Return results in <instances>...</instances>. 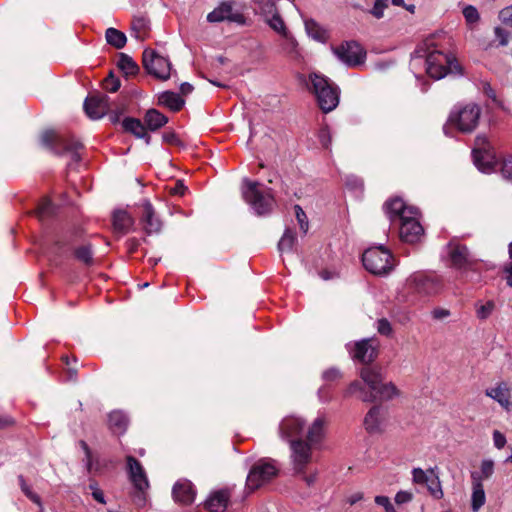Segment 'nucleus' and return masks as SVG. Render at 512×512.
Here are the masks:
<instances>
[{"label": "nucleus", "instance_id": "nucleus-1", "mask_svg": "<svg viewBox=\"0 0 512 512\" xmlns=\"http://www.w3.org/2000/svg\"><path fill=\"white\" fill-rule=\"evenodd\" d=\"M422 59H425L427 74L440 80L448 74H461L456 59L437 48L434 38L426 39L414 52L411 66L414 68Z\"/></svg>", "mask_w": 512, "mask_h": 512}, {"label": "nucleus", "instance_id": "nucleus-2", "mask_svg": "<svg viewBox=\"0 0 512 512\" xmlns=\"http://www.w3.org/2000/svg\"><path fill=\"white\" fill-rule=\"evenodd\" d=\"M241 193L245 202L258 216L270 214L275 207L272 189L248 178L242 180Z\"/></svg>", "mask_w": 512, "mask_h": 512}, {"label": "nucleus", "instance_id": "nucleus-3", "mask_svg": "<svg viewBox=\"0 0 512 512\" xmlns=\"http://www.w3.org/2000/svg\"><path fill=\"white\" fill-rule=\"evenodd\" d=\"M307 88L311 91L318 102L320 109L331 112L339 104V89L326 76L318 73H311L306 81Z\"/></svg>", "mask_w": 512, "mask_h": 512}, {"label": "nucleus", "instance_id": "nucleus-4", "mask_svg": "<svg viewBox=\"0 0 512 512\" xmlns=\"http://www.w3.org/2000/svg\"><path fill=\"white\" fill-rule=\"evenodd\" d=\"M444 288V280L441 276L415 272L405 282V290L411 297H431L439 294Z\"/></svg>", "mask_w": 512, "mask_h": 512}, {"label": "nucleus", "instance_id": "nucleus-5", "mask_svg": "<svg viewBox=\"0 0 512 512\" xmlns=\"http://www.w3.org/2000/svg\"><path fill=\"white\" fill-rule=\"evenodd\" d=\"M481 115V108L475 103H469L464 106H456L450 112L447 123L443 130L449 135L450 127H455L462 133H471L477 127Z\"/></svg>", "mask_w": 512, "mask_h": 512}, {"label": "nucleus", "instance_id": "nucleus-6", "mask_svg": "<svg viewBox=\"0 0 512 512\" xmlns=\"http://www.w3.org/2000/svg\"><path fill=\"white\" fill-rule=\"evenodd\" d=\"M41 144L58 154L68 155L72 162L80 160L79 149L82 144L74 139L60 136L54 130H46L41 135Z\"/></svg>", "mask_w": 512, "mask_h": 512}, {"label": "nucleus", "instance_id": "nucleus-7", "mask_svg": "<svg viewBox=\"0 0 512 512\" xmlns=\"http://www.w3.org/2000/svg\"><path fill=\"white\" fill-rule=\"evenodd\" d=\"M278 472L279 467L275 460L271 458H262L258 460L253 464L247 475L246 489L249 492L255 491L274 479Z\"/></svg>", "mask_w": 512, "mask_h": 512}, {"label": "nucleus", "instance_id": "nucleus-8", "mask_svg": "<svg viewBox=\"0 0 512 512\" xmlns=\"http://www.w3.org/2000/svg\"><path fill=\"white\" fill-rule=\"evenodd\" d=\"M398 395V390L391 382H382L375 392H367L359 381H353L344 392V397L356 396L363 402L376 400L387 401Z\"/></svg>", "mask_w": 512, "mask_h": 512}, {"label": "nucleus", "instance_id": "nucleus-9", "mask_svg": "<svg viewBox=\"0 0 512 512\" xmlns=\"http://www.w3.org/2000/svg\"><path fill=\"white\" fill-rule=\"evenodd\" d=\"M362 262L365 269L374 275H385L393 268L392 255L383 246L370 247L365 250Z\"/></svg>", "mask_w": 512, "mask_h": 512}, {"label": "nucleus", "instance_id": "nucleus-10", "mask_svg": "<svg viewBox=\"0 0 512 512\" xmlns=\"http://www.w3.org/2000/svg\"><path fill=\"white\" fill-rule=\"evenodd\" d=\"M143 65L147 72L156 78L166 80L170 76V61L152 49L143 52Z\"/></svg>", "mask_w": 512, "mask_h": 512}, {"label": "nucleus", "instance_id": "nucleus-11", "mask_svg": "<svg viewBox=\"0 0 512 512\" xmlns=\"http://www.w3.org/2000/svg\"><path fill=\"white\" fill-rule=\"evenodd\" d=\"M334 55L346 66L356 67L364 63L366 52L355 41L345 42L333 49Z\"/></svg>", "mask_w": 512, "mask_h": 512}, {"label": "nucleus", "instance_id": "nucleus-12", "mask_svg": "<svg viewBox=\"0 0 512 512\" xmlns=\"http://www.w3.org/2000/svg\"><path fill=\"white\" fill-rule=\"evenodd\" d=\"M473 161L477 169L483 173H491L495 169L496 159L489 150V144L484 136L476 137V147L472 151Z\"/></svg>", "mask_w": 512, "mask_h": 512}, {"label": "nucleus", "instance_id": "nucleus-13", "mask_svg": "<svg viewBox=\"0 0 512 512\" xmlns=\"http://www.w3.org/2000/svg\"><path fill=\"white\" fill-rule=\"evenodd\" d=\"M447 255L451 266L458 270H467L476 262L468 248L456 240L447 245Z\"/></svg>", "mask_w": 512, "mask_h": 512}, {"label": "nucleus", "instance_id": "nucleus-14", "mask_svg": "<svg viewBox=\"0 0 512 512\" xmlns=\"http://www.w3.org/2000/svg\"><path fill=\"white\" fill-rule=\"evenodd\" d=\"M352 359L362 363L372 362L377 356V344L374 339H363L354 344H347Z\"/></svg>", "mask_w": 512, "mask_h": 512}, {"label": "nucleus", "instance_id": "nucleus-15", "mask_svg": "<svg viewBox=\"0 0 512 512\" xmlns=\"http://www.w3.org/2000/svg\"><path fill=\"white\" fill-rule=\"evenodd\" d=\"M418 216L419 212L417 210L415 214H411L399 221V235L404 242L415 243L421 238L423 227L419 222Z\"/></svg>", "mask_w": 512, "mask_h": 512}, {"label": "nucleus", "instance_id": "nucleus-16", "mask_svg": "<svg viewBox=\"0 0 512 512\" xmlns=\"http://www.w3.org/2000/svg\"><path fill=\"white\" fill-rule=\"evenodd\" d=\"M289 443L294 470L298 473L303 472L304 468L311 460L312 444L307 443L302 439H297Z\"/></svg>", "mask_w": 512, "mask_h": 512}, {"label": "nucleus", "instance_id": "nucleus-17", "mask_svg": "<svg viewBox=\"0 0 512 512\" xmlns=\"http://www.w3.org/2000/svg\"><path fill=\"white\" fill-rule=\"evenodd\" d=\"M384 210L391 222H399L411 214H415L417 208L407 206L402 198L395 197L384 204Z\"/></svg>", "mask_w": 512, "mask_h": 512}, {"label": "nucleus", "instance_id": "nucleus-18", "mask_svg": "<svg viewBox=\"0 0 512 512\" xmlns=\"http://www.w3.org/2000/svg\"><path fill=\"white\" fill-rule=\"evenodd\" d=\"M109 98L106 95H90L84 102L87 116L93 120L102 118L109 111Z\"/></svg>", "mask_w": 512, "mask_h": 512}, {"label": "nucleus", "instance_id": "nucleus-19", "mask_svg": "<svg viewBox=\"0 0 512 512\" xmlns=\"http://www.w3.org/2000/svg\"><path fill=\"white\" fill-rule=\"evenodd\" d=\"M127 471L130 481L136 490H147L149 482L141 463L133 456L126 457Z\"/></svg>", "mask_w": 512, "mask_h": 512}, {"label": "nucleus", "instance_id": "nucleus-20", "mask_svg": "<svg viewBox=\"0 0 512 512\" xmlns=\"http://www.w3.org/2000/svg\"><path fill=\"white\" fill-rule=\"evenodd\" d=\"M174 501L181 505H190L196 497V490L191 481L187 479L178 480L172 488Z\"/></svg>", "mask_w": 512, "mask_h": 512}, {"label": "nucleus", "instance_id": "nucleus-21", "mask_svg": "<svg viewBox=\"0 0 512 512\" xmlns=\"http://www.w3.org/2000/svg\"><path fill=\"white\" fill-rule=\"evenodd\" d=\"M304 426V421L299 417H285L279 425L280 437L288 442L294 441L293 438L302 434Z\"/></svg>", "mask_w": 512, "mask_h": 512}, {"label": "nucleus", "instance_id": "nucleus-22", "mask_svg": "<svg viewBox=\"0 0 512 512\" xmlns=\"http://www.w3.org/2000/svg\"><path fill=\"white\" fill-rule=\"evenodd\" d=\"M141 224L144 231L151 235L157 234L162 229V222L158 216H156L152 204L145 200L142 205Z\"/></svg>", "mask_w": 512, "mask_h": 512}, {"label": "nucleus", "instance_id": "nucleus-23", "mask_svg": "<svg viewBox=\"0 0 512 512\" xmlns=\"http://www.w3.org/2000/svg\"><path fill=\"white\" fill-rule=\"evenodd\" d=\"M224 20L243 23V16L240 13L233 12L232 6L228 3H222L207 15V21L210 23H218Z\"/></svg>", "mask_w": 512, "mask_h": 512}, {"label": "nucleus", "instance_id": "nucleus-24", "mask_svg": "<svg viewBox=\"0 0 512 512\" xmlns=\"http://www.w3.org/2000/svg\"><path fill=\"white\" fill-rule=\"evenodd\" d=\"M229 489H220L210 493L204 507L210 512H224L230 499Z\"/></svg>", "mask_w": 512, "mask_h": 512}, {"label": "nucleus", "instance_id": "nucleus-25", "mask_svg": "<svg viewBox=\"0 0 512 512\" xmlns=\"http://www.w3.org/2000/svg\"><path fill=\"white\" fill-rule=\"evenodd\" d=\"M485 394L495 400L507 412L512 411L510 389L505 382H500L495 387L486 389Z\"/></svg>", "mask_w": 512, "mask_h": 512}, {"label": "nucleus", "instance_id": "nucleus-26", "mask_svg": "<svg viewBox=\"0 0 512 512\" xmlns=\"http://www.w3.org/2000/svg\"><path fill=\"white\" fill-rule=\"evenodd\" d=\"M359 381L367 392H375L383 382V377L379 369L373 367H364L360 371Z\"/></svg>", "mask_w": 512, "mask_h": 512}, {"label": "nucleus", "instance_id": "nucleus-27", "mask_svg": "<svg viewBox=\"0 0 512 512\" xmlns=\"http://www.w3.org/2000/svg\"><path fill=\"white\" fill-rule=\"evenodd\" d=\"M384 422V415L381 407L373 406L364 418V426L367 431L376 433L381 431Z\"/></svg>", "mask_w": 512, "mask_h": 512}, {"label": "nucleus", "instance_id": "nucleus-28", "mask_svg": "<svg viewBox=\"0 0 512 512\" xmlns=\"http://www.w3.org/2000/svg\"><path fill=\"white\" fill-rule=\"evenodd\" d=\"M122 126L125 131L132 133L134 136L140 139H145L146 144L150 143V136L145 130V126L139 119L136 118H125L122 121Z\"/></svg>", "mask_w": 512, "mask_h": 512}, {"label": "nucleus", "instance_id": "nucleus-29", "mask_svg": "<svg viewBox=\"0 0 512 512\" xmlns=\"http://www.w3.org/2000/svg\"><path fill=\"white\" fill-rule=\"evenodd\" d=\"M109 428L114 434H123L128 427V417L123 411L116 410L108 416Z\"/></svg>", "mask_w": 512, "mask_h": 512}, {"label": "nucleus", "instance_id": "nucleus-30", "mask_svg": "<svg viewBox=\"0 0 512 512\" xmlns=\"http://www.w3.org/2000/svg\"><path fill=\"white\" fill-rule=\"evenodd\" d=\"M133 224V218L126 211L118 210L114 212L113 228L115 232L125 234L130 230Z\"/></svg>", "mask_w": 512, "mask_h": 512}, {"label": "nucleus", "instance_id": "nucleus-31", "mask_svg": "<svg viewBox=\"0 0 512 512\" xmlns=\"http://www.w3.org/2000/svg\"><path fill=\"white\" fill-rule=\"evenodd\" d=\"M307 35L315 41L325 43L328 40V32L313 19L304 20Z\"/></svg>", "mask_w": 512, "mask_h": 512}, {"label": "nucleus", "instance_id": "nucleus-32", "mask_svg": "<svg viewBox=\"0 0 512 512\" xmlns=\"http://www.w3.org/2000/svg\"><path fill=\"white\" fill-rule=\"evenodd\" d=\"M158 103L173 111H179L184 105V100L175 92L165 91L159 94Z\"/></svg>", "mask_w": 512, "mask_h": 512}, {"label": "nucleus", "instance_id": "nucleus-33", "mask_svg": "<svg viewBox=\"0 0 512 512\" xmlns=\"http://www.w3.org/2000/svg\"><path fill=\"white\" fill-rule=\"evenodd\" d=\"M473 479V491H472V509L478 511L485 503L486 497L482 483L477 480V474H472Z\"/></svg>", "mask_w": 512, "mask_h": 512}, {"label": "nucleus", "instance_id": "nucleus-34", "mask_svg": "<svg viewBox=\"0 0 512 512\" xmlns=\"http://www.w3.org/2000/svg\"><path fill=\"white\" fill-rule=\"evenodd\" d=\"M144 121L149 130L155 131L163 127L168 122V119L159 111L150 109L146 112Z\"/></svg>", "mask_w": 512, "mask_h": 512}, {"label": "nucleus", "instance_id": "nucleus-35", "mask_svg": "<svg viewBox=\"0 0 512 512\" xmlns=\"http://www.w3.org/2000/svg\"><path fill=\"white\" fill-rule=\"evenodd\" d=\"M325 419L317 417L307 432V440L310 444H317L324 436Z\"/></svg>", "mask_w": 512, "mask_h": 512}, {"label": "nucleus", "instance_id": "nucleus-36", "mask_svg": "<svg viewBox=\"0 0 512 512\" xmlns=\"http://www.w3.org/2000/svg\"><path fill=\"white\" fill-rule=\"evenodd\" d=\"M105 37L107 42L117 49L123 48L127 42L126 35L115 28H108Z\"/></svg>", "mask_w": 512, "mask_h": 512}, {"label": "nucleus", "instance_id": "nucleus-37", "mask_svg": "<svg viewBox=\"0 0 512 512\" xmlns=\"http://www.w3.org/2000/svg\"><path fill=\"white\" fill-rule=\"evenodd\" d=\"M78 243V233L77 232H66L62 234L59 239L56 241V245L60 250L68 251L74 250L76 248V244Z\"/></svg>", "mask_w": 512, "mask_h": 512}, {"label": "nucleus", "instance_id": "nucleus-38", "mask_svg": "<svg viewBox=\"0 0 512 512\" xmlns=\"http://www.w3.org/2000/svg\"><path fill=\"white\" fill-rule=\"evenodd\" d=\"M425 485L434 498L441 499L443 497L440 479L438 474L435 472V469H430V478H428V481Z\"/></svg>", "mask_w": 512, "mask_h": 512}, {"label": "nucleus", "instance_id": "nucleus-39", "mask_svg": "<svg viewBox=\"0 0 512 512\" xmlns=\"http://www.w3.org/2000/svg\"><path fill=\"white\" fill-rule=\"evenodd\" d=\"M265 21L270 26V28H272L275 32L288 38L287 28L278 12L268 17Z\"/></svg>", "mask_w": 512, "mask_h": 512}, {"label": "nucleus", "instance_id": "nucleus-40", "mask_svg": "<svg viewBox=\"0 0 512 512\" xmlns=\"http://www.w3.org/2000/svg\"><path fill=\"white\" fill-rule=\"evenodd\" d=\"M74 256L75 258L84 263L85 265H92L93 264V254L92 249L89 244L81 245L79 247H76L74 250Z\"/></svg>", "mask_w": 512, "mask_h": 512}, {"label": "nucleus", "instance_id": "nucleus-41", "mask_svg": "<svg viewBox=\"0 0 512 512\" xmlns=\"http://www.w3.org/2000/svg\"><path fill=\"white\" fill-rule=\"evenodd\" d=\"M118 67L127 75H133L139 69L134 60L124 53H121L119 56Z\"/></svg>", "mask_w": 512, "mask_h": 512}, {"label": "nucleus", "instance_id": "nucleus-42", "mask_svg": "<svg viewBox=\"0 0 512 512\" xmlns=\"http://www.w3.org/2000/svg\"><path fill=\"white\" fill-rule=\"evenodd\" d=\"M494 310L495 303L492 300H489L485 303L477 302L475 305L476 317L482 321L488 319Z\"/></svg>", "mask_w": 512, "mask_h": 512}, {"label": "nucleus", "instance_id": "nucleus-43", "mask_svg": "<svg viewBox=\"0 0 512 512\" xmlns=\"http://www.w3.org/2000/svg\"><path fill=\"white\" fill-rule=\"evenodd\" d=\"M296 242V237L290 229H286L283 236L279 240L278 250L281 253L290 252Z\"/></svg>", "mask_w": 512, "mask_h": 512}, {"label": "nucleus", "instance_id": "nucleus-44", "mask_svg": "<svg viewBox=\"0 0 512 512\" xmlns=\"http://www.w3.org/2000/svg\"><path fill=\"white\" fill-rule=\"evenodd\" d=\"M257 9L266 20L268 17L278 12L276 0H256Z\"/></svg>", "mask_w": 512, "mask_h": 512}, {"label": "nucleus", "instance_id": "nucleus-45", "mask_svg": "<svg viewBox=\"0 0 512 512\" xmlns=\"http://www.w3.org/2000/svg\"><path fill=\"white\" fill-rule=\"evenodd\" d=\"M54 213L55 206L53 203L47 198L43 199L37 208L38 217L43 220L52 216Z\"/></svg>", "mask_w": 512, "mask_h": 512}, {"label": "nucleus", "instance_id": "nucleus-46", "mask_svg": "<svg viewBox=\"0 0 512 512\" xmlns=\"http://www.w3.org/2000/svg\"><path fill=\"white\" fill-rule=\"evenodd\" d=\"M132 30L137 39H143L148 30V21L144 17L135 18L132 22Z\"/></svg>", "mask_w": 512, "mask_h": 512}, {"label": "nucleus", "instance_id": "nucleus-47", "mask_svg": "<svg viewBox=\"0 0 512 512\" xmlns=\"http://www.w3.org/2000/svg\"><path fill=\"white\" fill-rule=\"evenodd\" d=\"M19 485L22 490V492L35 504H37L40 508L42 507L41 499L40 497L34 493L31 489V487L26 483L24 477L20 475L18 477Z\"/></svg>", "mask_w": 512, "mask_h": 512}, {"label": "nucleus", "instance_id": "nucleus-48", "mask_svg": "<svg viewBox=\"0 0 512 512\" xmlns=\"http://www.w3.org/2000/svg\"><path fill=\"white\" fill-rule=\"evenodd\" d=\"M294 210H295V216H296V220L299 224L300 230L303 232V234H306L309 229L308 218H307L304 210L301 208V206L295 205Z\"/></svg>", "mask_w": 512, "mask_h": 512}, {"label": "nucleus", "instance_id": "nucleus-49", "mask_svg": "<svg viewBox=\"0 0 512 512\" xmlns=\"http://www.w3.org/2000/svg\"><path fill=\"white\" fill-rule=\"evenodd\" d=\"M494 472V462L490 459L483 460L480 467V476H477V480L480 482L484 479H488Z\"/></svg>", "mask_w": 512, "mask_h": 512}, {"label": "nucleus", "instance_id": "nucleus-50", "mask_svg": "<svg viewBox=\"0 0 512 512\" xmlns=\"http://www.w3.org/2000/svg\"><path fill=\"white\" fill-rule=\"evenodd\" d=\"M463 15L466 22L470 25L476 24L480 18L478 10L472 5H468L463 9Z\"/></svg>", "mask_w": 512, "mask_h": 512}, {"label": "nucleus", "instance_id": "nucleus-51", "mask_svg": "<svg viewBox=\"0 0 512 512\" xmlns=\"http://www.w3.org/2000/svg\"><path fill=\"white\" fill-rule=\"evenodd\" d=\"M388 7V0H375L374 6L368 12L377 19L384 16V10Z\"/></svg>", "mask_w": 512, "mask_h": 512}, {"label": "nucleus", "instance_id": "nucleus-52", "mask_svg": "<svg viewBox=\"0 0 512 512\" xmlns=\"http://www.w3.org/2000/svg\"><path fill=\"white\" fill-rule=\"evenodd\" d=\"M103 88L108 92H116L120 88V80L110 73L103 81Z\"/></svg>", "mask_w": 512, "mask_h": 512}, {"label": "nucleus", "instance_id": "nucleus-53", "mask_svg": "<svg viewBox=\"0 0 512 512\" xmlns=\"http://www.w3.org/2000/svg\"><path fill=\"white\" fill-rule=\"evenodd\" d=\"M413 481L416 484H426L428 478H430V469L427 471L422 470L421 468H414L412 470Z\"/></svg>", "mask_w": 512, "mask_h": 512}, {"label": "nucleus", "instance_id": "nucleus-54", "mask_svg": "<svg viewBox=\"0 0 512 512\" xmlns=\"http://www.w3.org/2000/svg\"><path fill=\"white\" fill-rule=\"evenodd\" d=\"M494 34L499 45L506 46L509 43V32L502 27H495Z\"/></svg>", "mask_w": 512, "mask_h": 512}, {"label": "nucleus", "instance_id": "nucleus-55", "mask_svg": "<svg viewBox=\"0 0 512 512\" xmlns=\"http://www.w3.org/2000/svg\"><path fill=\"white\" fill-rule=\"evenodd\" d=\"M375 503L379 506H382L385 512H397L390 499L387 496H376Z\"/></svg>", "mask_w": 512, "mask_h": 512}, {"label": "nucleus", "instance_id": "nucleus-56", "mask_svg": "<svg viewBox=\"0 0 512 512\" xmlns=\"http://www.w3.org/2000/svg\"><path fill=\"white\" fill-rule=\"evenodd\" d=\"M376 327H377V331L381 335L390 336L392 334V326H391L390 322L385 318L379 319L377 321Z\"/></svg>", "mask_w": 512, "mask_h": 512}, {"label": "nucleus", "instance_id": "nucleus-57", "mask_svg": "<svg viewBox=\"0 0 512 512\" xmlns=\"http://www.w3.org/2000/svg\"><path fill=\"white\" fill-rule=\"evenodd\" d=\"M499 19L504 25L512 28V5L500 11Z\"/></svg>", "mask_w": 512, "mask_h": 512}, {"label": "nucleus", "instance_id": "nucleus-58", "mask_svg": "<svg viewBox=\"0 0 512 512\" xmlns=\"http://www.w3.org/2000/svg\"><path fill=\"white\" fill-rule=\"evenodd\" d=\"M507 443V439L503 433L498 430L493 432V444L497 449H502L505 447Z\"/></svg>", "mask_w": 512, "mask_h": 512}, {"label": "nucleus", "instance_id": "nucleus-59", "mask_svg": "<svg viewBox=\"0 0 512 512\" xmlns=\"http://www.w3.org/2000/svg\"><path fill=\"white\" fill-rule=\"evenodd\" d=\"M501 174L503 178L512 180V157L506 159L501 167Z\"/></svg>", "mask_w": 512, "mask_h": 512}, {"label": "nucleus", "instance_id": "nucleus-60", "mask_svg": "<svg viewBox=\"0 0 512 512\" xmlns=\"http://www.w3.org/2000/svg\"><path fill=\"white\" fill-rule=\"evenodd\" d=\"M413 494L408 491H399L395 495V502L397 504H405L412 500Z\"/></svg>", "mask_w": 512, "mask_h": 512}, {"label": "nucleus", "instance_id": "nucleus-61", "mask_svg": "<svg viewBox=\"0 0 512 512\" xmlns=\"http://www.w3.org/2000/svg\"><path fill=\"white\" fill-rule=\"evenodd\" d=\"M186 189H187V188H186V186L184 185V183H183L182 181L178 180V181H176V182L174 183V185H173V186H171V187L169 188V191H170V193H171V194H173V195H180V196H182V195H184V193H185Z\"/></svg>", "mask_w": 512, "mask_h": 512}, {"label": "nucleus", "instance_id": "nucleus-62", "mask_svg": "<svg viewBox=\"0 0 512 512\" xmlns=\"http://www.w3.org/2000/svg\"><path fill=\"white\" fill-rule=\"evenodd\" d=\"M325 381H333L341 377V373L338 369L330 368L323 372L322 375Z\"/></svg>", "mask_w": 512, "mask_h": 512}, {"label": "nucleus", "instance_id": "nucleus-63", "mask_svg": "<svg viewBox=\"0 0 512 512\" xmlns=\"http://www.w3.org/2000/svg\"><path fill=\"white\" fill-rule=\"evenodd\" d=\"M450 314H451L450 311L445 308H435L432 311V316L436 320H443V319L449 317Z\"/></svg>", "mask_w": 512, "mask_h": 512}, {"label": "nucleus", "instance_id": "nucleus-64", "mask_svg": "<svg viewBox=\"0 0 512 512\" xmlns=\"http://www.w3.org/2000/svg\"><path fill=\"white\" fill-rule=\"evenodd\" d=\"M318 398L321 402H328L331 400L330 388L323 386L318 390Z\"/></svg>", "mask_w": 512, "mask_h": 512}]
</instances>
